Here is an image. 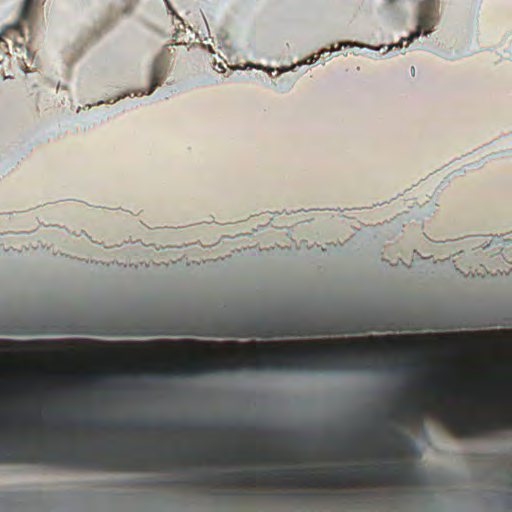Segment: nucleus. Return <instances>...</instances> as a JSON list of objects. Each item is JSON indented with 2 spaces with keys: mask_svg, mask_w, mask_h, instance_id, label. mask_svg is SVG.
Listing matches in <instances>:
<instances>
[{
  "mask_svg": "<svg viewBox=\"0 0 512 512\" xmlns=\"http://www.w3.org/2000/svg\"><path fill=\"white\" fill-rule=\"evenodd\" d=\"M406 337L395 335L342 339L231 343L230 355L178 362L174 375L221 371H367L378 369L400 350Z\"/></svg>",
  "mask_w": 512,
  "mask_h": 512,
  "instance_id": "1",
  "label": "nucleus"
},
{
  "mask_svg": "<svg viewBox=\"0 0 512 512\" xmlns=\"http://www.w3.org/2000/svg\"><path fill=\"white\" fill-rule=\"evenodd\" d=\"M12 432L11 419L3 418L0 425V435L4 440L0 443V464L27 463L85 471L138 472L158 469L153 462L192 461V449L155 452L151 457H134L114 443L106 446L100 454L92 453L87 447L62 450L43 440L38 442L35 449L28 450L10 441L13 438Z\"/></svg>",
  "mask_w": 512,
  "mask_h": 512,
  "instance_id": "2",
  "label": "nucleus"
},
{
  "mask_svg": "<svg viewBox=\"0 0 512 512\" xmlns=\"http://www.w3.org/2000/svg\"><path fill=\"white\" fill-rule=\"evenodd\" d=\"M419 475L411 467L399 464L384 465L375 471L362 468L337 469L330 474H316L300 469H276L261 472H241L225 477L228 482L241 484L294 485V486H340L356 480H385L400 485H416Z\"/></svg>",
  "mask_w": 512,
  "mask_h": 512,
  "instance_id": "3",
  "label": "nucleus"
},
{
  "mask_svg": "<svg viewBox=\"0 0 512 512\" xmlns=\"http://www.w3.org/2000/svg\"><path fill=\"white\" fill-rule=\"evenodd\" d=\"M357 323H340L333 327H319L303 315L296 314H265L250 318L246 322L241 336L243 337H282L322 334H353L365 332Z\"/></svg>",
  "mask_w": 512,
  "mask_h": 512,
  "instance_id": "4",
  "label": "nucleus"
},
{
  "mask_svg": "<svg viewBox=\"0 0 512 512\" xmlns=\"http://www.w3.org/2000/svg\"><path fill=\"white\" fill-rule=\"evenodd\" d=\"M92 426H94L98 429H102V430H106L109 428H118V429L129 428V429L137 430V431L166 430V429L175 430V431H190V430H195L197 428L190 421H178V422H173V423H169V424H157V423H152V422H149L146 420H138V421H134V422L128 423L126 425H121V426L117 425L116 423H113V422H95L92 424Z\"/></svg>",
  "mask_w": 512,
  "mask_h": 512,
  "instance_id": "5",
  "label": "nucleus"
},
{
  "mask_svg": "<svg viewBox=\"0 0 512 512\" xmlns=\"http://www.w3.org/2000/svg\"><path fill=\"white\" fill-rule=\"evenodd\" d=\"M437 21V7L434 0H426L420 6L418 15V25L415 32L411 33L409 37L402 38L400 45L403 41L411 42L419 37L421 33L428 35L434 28Z\"/></svg>",
  "mask_w": 512,
  "mask_h": 512,
  "instance_id": "6",
  "label": "nucleus"
},
{
  "mask_svg": "<svg viewBox=\"0 0 512 512\" xmlns=\"http://www.w3.org/2000/svg\"><path fill=\"white\" fill-rule=\"evenodd\" d=\"M388 435L392 445L387 446L379 452V457L382 459H399L403 456V448L407 445L408 439L404 433L398 428H390Z\"/></svg>",
  "mask_w": 512,
  "mask_h": 512,
  "instance_id": "7",
  "label": "nucleus"
},
{
  "mask_svg": "<svg viewBox=\"0 0 512 512\" xmlns=\"http://www.w3.org/2000/svg\"><path fill=\"white\" fill-rule=\"evenodd\" d=\"M428 409V406L418 402H407L399 405L387 416L389 420L407 423L408 419H418Z\"/></svg>",
  "mask_w": 512,
  "mask_h": 512,
  "instance_id": "8",
  "label": "nucleus"
},
{
  "mask_svg": "<svg viewBox=\"0 0 512 512\" xmlns=\"http://www.w3.org/2000/svg\"><path fill=\"white\" fill-rule=\"evenodd\" d=\"M166 71L167 62L165 58L163 56H158L153 63L150 86L148 90H140V95L150 94L156 86L160 85L165 77ZM138 93L139 91H137L135 95L137 96Z\"/></svg>",
  "mask_w": 512,
  "mask_h": 512,
  "instance_id": "9",
  "label": "nucleus"
},
{
  "mask_svg": "<svg viewBox=\"0 0 512 512\" xmlns=\"http://www.w3.org/2000/svg\"><path fill=\"white\" fill-rule=\"evenodd\" d=\"M33 0H24L23 7L21 9V21L30 23L32 12L31 7Z\"/></svg>",
  "mask_w": 512,
  "mask_h": 512,
  "instance_id": "10",
  "label": "nucleus"
},
{
  "mask_svg": "<svg viewBox=\"0 0 512 512\" xmlns=\"http://www.w3.org/2000/svg\"><path fill=\"white\" fill-rule=\"evenodd\" d=\"M430 370H431V372L433 374V377L427 381V385L429 387H432V388L438 387L439 384H440V380H439V377H438V372L439 371L436 368H431Z\"/></svg>",
  "mask_w": 512,
  "mask_h": 512,
  "instance_id": "11",
  "label": "nucleus"
},
{
  "mask_svg": "<svg viewBox=\"0 0 512 512\" xmlns=\"http://www.w3.org/2000/svg\"><path fill=\"white\" fill-rule=\"evenodd\" d=\"M393 367H394V368L409 367V368H412V369H414V370H420V369H422V368H423V366H422V365H420V364L402 365V364H399V363H397V362H395V363L393 364Z\"/></svg>",
  "mask_w": 512,
  "mask_h": 512,
  "instance_id": "12",
  "label": "nucleus"
},
{
  "mask_svg": "<svg viewBox=\"0 0 512 512\" xmlns=\"http://www.w3.org/2000/svg\"><path fill=\"white\" fill-rule=\"evenodd\" d=\"M409 352L413 353V354H420L422 352V348H420L419 346H410L409 347Z\"/></svg>",
  "mask_w": 512,
  "mask_h": 512,
  "instance_id": "13",
  "label": "nucleus"
},
{
  "mask_svg": "<svg viewBox=\"0 0 512 512\" xmlns=\"http://www.w3.org/2000/svg\"><path fill=\"white\" fill-rule=\"evenodd\" d=\"M69 427H70V425L68 423H63L62 425L57 427V430L61 431V432H68Z\"/></svg>",
  "mask_w": 512,
  "mask_h": 512,
  "instance_id": "14",
  "label": "nucleus"
},
{
  "mask_svg": "<svg viewBox=\"0 0 512 512\" xmlns=\"http://www.w3.org/2000/svg\"><path fill=\"white\" fill-rule=\"evenodd\" d=\"M508 386H512V380L510 379L508 382H507Z\"/></svg>",
  "mask_w": 512,
  "mask_h": 512,
  "instance_id": "15",
  "label": "nucleus"
},
{
  "mask_svg": "<svg viewBox=\"0 0 512 512\" xmlns=\"http://www.w3.org/2000/svg\"><path fill=\"white\" fill-rule=\"evenodd\" d=\"M325 53H327V51H326V50H323V51L320 53V55H321V54H325Z\"/></svg>",
  "mask_w": 512,
  "mask_h": 512,
  "instance_id": "16",
  "label": "nucleus"
},
{
  "mask_svg": "<svg viewBox=\"0 0 512 512\" xmlns=\"http://www.w3.org/2000/svg\"><path fill=\"white\" fill-rule=\"evenodd\" d=\"M4 43V40L0 38V45Z\"/></svg>",
  "mask_w": 512,
  "mask_h": 512,
  "instance_id": "17",
  "label": "nucleus"
}]
</instances>
